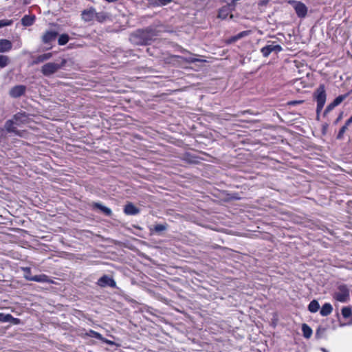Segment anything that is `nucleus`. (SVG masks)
<instances>
[{"label":"nucleus","instance_id":"6e6552de","mask_svg":"<svg viewBox=\"0 0 352 352\" xmlns=\"http://www.w3.org/2000/svg\"><path fill=\"white\" fill-rule=\"evenodd\" d=\"M26 87L24 85H16L10 90V96L12 98H19L25 92Z\"/></svg>","mask_w":352,"mask_h":352},{"label":"nucleus","instance_id":"a878e982","mask_svg":"<svg viewBox=\"0 0 352 352\" xmlns=\"http://www.w3.org/2000/svg\"><path fill=\"white\" fill-rule=\"evenodd\" d=\"M195 56H196V55L193 54V56H189V57H182V56H178V57L179 58L182 59L184 61L188 63L204 61L203 60L195 58L194 57Z\"/></svg>","mask_w":352,"mask_h":352},{"label":"nucleus","instance_id":"c03bdc74","mask_svg":"<svg viewBox=\"0 0 352 352\" xmlns=\"http://www.w3.org/2000/svg\"><path fill=\"white\" fill-rule=\"evenodd\" d=\"M322 350L324 352H326V349H322Z\"/></svg>","mask_w":352,"mask_h":352},{"label":"nucleus","instance_id":"393cba45","mask_svg":"<svg viewBox=\"0 0 352 352\" xmlns=\"http://www.w3.org/2000/svg\"><path fill=\"white\" fill-rule=\"evenodd\" d=\"M10 58L8 56L0 55V67L4 68L10 63Z\"/></svg>","mask_w":352,"mask_h":352},{"label":"nucleus","instance_id":"37998d69","mask_svg":"<svg viewBox=\"0 0 352 352\" xmlns=\"http://www.w3.org/2000/svg\"><path fill=\"white\" fill-rule=\"evenodd\" d=\"M104 341L105 342L108 343V344H113V342H111V341H109V340H104Z\"/></svg>","mask_w":352,"mask_h":352},{"label":"nucleus","instance_id":"7ed1b4c3","mask_svg":"<svg viewBox=\"0 0 352 352\" xmlns=\"http://www.w3.org/2000/svg\"><path fill=\"white\" fill-rule=\"evenodd\" d=\"M65 60H63L61 64L56 63H47L43 65L41 72L45 76H50L61 69L65 64Z\"/></svg>","mask_w":352,"mask_h":352},{"label":"nucleus","instance_id":"f8f14e48","mask_svg":"<svg viewBox=\"0 0 352 352\" xmlns=\"http://www.w3.org/2000/svg\"><path fill=\"white\" fill-rule=\"evenodd\" d=\"M96 10L93 8L85 10L82 12V18L86 22H89L95 19Z\"/></svg>","mask_w":352,"mask_h":352},{"label":"nucleus","instance_id":"0eeeda50","mask_svg":"<svg viewBox=\"0 0 352 352\" xmlns=\"http://www.w3.org/2000/svg\"><path fill=\"white\" fill-rule=\"evenodd\" d=\"M15 122L14 120H8L6 122L4 127L6 131L8 133H14V134L19 135V136H23V133H25L24 131H19L16 129V128L14 126Z\"/></svg>","mask_w":352,"mask_h":352},{"label":"nucleus","instance_id":"a19ab883","mask_svg":"<svg viewBox=\"0 0 352 352\" xmlns=\"http://www.w3.org/2000/svg\"><path fill=\"white\" fill-rule=\"evenodd\" d=\"M180 51L183 53H187V54H191V53L189 51H188L184 48H182Z\"/></svg>","mask_w":352,"mask_h":352},{"label":"nucleus","instance_id":"bb28decb","mask_svg":"<svg viewBox=\"0 0 352 352\" xmlns=\"http://www.w3.org/2000/svg\"><path fill=\"white\" fill-rule=\"evenodd\" d=\"M69 37L67 34H63L59 36L58 43L60 45H64L69 41Z\"/></svg>","mask_w":352,"mask_h":352},{"label":"nucleus","instance_id":"7c9ffc66","mask_svg":"<svg viewBox=\"0 0 352 352\" xmlns=\"http://www.w3.org/2000/svg\"><path fill=\"white\" fill-rule=\"evenodd\" d=\"M346 96L347 95H346V94H344V95H340V96H338V97H336L334 99L333 102L334 103V104L336 106H338L346 98Z\"/></svg>","mask_w":352,"mask_h":352},{"label":"nucleus","instance_id":"f257e3e1","mask_svg":"<svg viewBox=\"0 0 352 352\" xmlns=\"http://www.w3.org/2000/svg\"><path fill=\"white\" fill-rule=\"evenodd\" d=\"M159 35V32L153 28L138 30L131 34L130 41L135 45H148Z\"/></svg>","mask_w":352,"mask_h":352},{"label":"nucleus","instance_id":"ddd939ff","mask_svg":"<svg viewBox=\"0 0 352 352\" xmlns=\"http://www.w3.org/2000/svg\"><path fill=\"white\" fill-rule=\"evenodd\" d=\"M12 48V43L10 40L6 38L0 39V53L10 52Z\"/></svg>","mask_w":352,"mask_h":352},{"label":"nucleus","instance_id":"4468645a","mask_svg":"<svg viewBox=\"0 0 352 352\" xmlns=\"http://www.w3.org/2000/svg\"><path fill=\"white\" fill-rule=\"evenodd\" d=\"M52 57V53H51V52L45 53V54L38 55L34 58V60L32 62V65H38L41 63H43L45 61L50 60Z\"/></svg>","mask_w":352,"mask_h":352},{"label":"nucleus","instance_id":"473e14b6","mask_svg":"<svg viewBox=\"0 0 352 352\" xmlns=\"http://www.w3.org/2000/svg\"><path fill=\"white\" fill-rule=\"evenodd\" d=\"M348 126L345 124L340 129L338 134L337 135L338 140H342L343 138L344 134L345 131H346Z\"/></svg>","mask_w":352,"mask_h":352},{"label":"nucleus","instance_id":"1a4fd4ad","mask_svg":"<svg viewBox=\"0 0 352 352\" xmlns=\"http://www.w3.org/2000/svg\"><path fill=\"white\" fill-rule=\"evenodd\" d=\"M26 280L35 281L38 283H52L53 281L46 274H41L36 276H27Z\"/></svg>","mask_w":352,"mask_h":352},{"label":"nucleus","instance_id":"9b49d317","mask_svg":"<svg viewBox=\"0 0 352 352\" xmlns=\"http://www.w3.org/2000/svg\"><path fill=\"white\" fill-rule=\"evenodd\" d=\"M294 10L297 16L300 18H304L307 15V8L303 3L296 2L294 6Z\"/></svg>","mask_w":352,"mask_h":352},{"label":"nucleus","instance_id":"f03ea898","mask_svg":"<svg viewBox=\"0 0 352 352\" xmlns=\"http://www.w3.org/2000/svg\"><path fill=\"white\" fill-rule=\"evenodd\" d=\"M314 96L317 102L316 113L318 115L322 111L326 102V91L324 85H320L314 92Z\"/></svg>","mask_w":352,"mask_h":352},{"label":"nucleus","instance_id":"6ab92c4d","mask_svg":"<svg viewBox=\"0 0 352 352\" xmlns=\"http://www.w3.org/2000/svg\"><path fill=\"white\" fill-rule=\"evenodd\" d=\"M333 311V307L331 305L329 302L324 303L322 308L320 309V314L322 316H329Z\"/></svg>","mask_w":352,"mask_h":352},{"label":"nucleus","instance_id":"dca6fc26","mask_svg":"<svg viewBox=\"0 0 352 352\" xmlns=\"http://www.w3.org/2000/svg\"><path fill=\"white\" fill-rule=\"evenodd\" d=\"M124 212L128 215H135L140 212V210L133 204L129 203L124 206Z\"/></svg>","mask_w":352,"mask_h":352},{"label":"nucleus","instance_id":"20e7f679","mask_svg":"<svg viewBox=\"0 0 352 352\" xmlns=\"http://www.w3.org/2000/svg\"><path fill=\"white\" fill-rule=\"evenodd\" d=\"M333 298L336 300L345 302L349 298V290L346 285H339L338 291L333 294Z\"/></svg>","mask_w":352,"mask_h":352},{"label":"nucleus","instance_id":"b1692460","mask_svg":"<svg viewBox=\"0 0 352 352\" xmlns=\"http://www.w3.org/2000/svg\"><path fill=\"white\" fill-rule=\"evenodd\" d=\"M302 331L305 338H309L312 334V329L307 324H302Z\"/></svg>","mask_w":352,"mask_h":352},{"label":"nucleus","instance_id":"72a5a7b5","mask_svg":"<svg viewBox=\"0 0 352 352\" xmlns=\"http://www.w3.org/2000/svg\"><path fill=\"white\" fill-rule=\"evenodd\" d=\"M325 331H326V329L324 327H319L317 329L316 332V338H320L322 336V335L324 334V333L325 332Z\"/></svg>","mask_w":352,"mask_h":352},{"label":"nucleus","instance_id":"a211bd4d","mask_svg":"<svg viewBox=\"0 0 352 352\" xmlns=\"http://www.w3.org/2000/svg\"><path fill=\"white\" fill-rule=\"evenodd\" d=\"M0 322H13L14 324H18L19 322V320L18 318H14L11 314L0 313Z\"/></svg>","mask_w":352,"mask_h":352},{"label":"nucleus","instance_id":"58836bf2","mask_svg":"<svg viewBox=\"0 0 352 352\" xmlns=\"http://www.w3.org/2000/svg\"><path fill=\"white\" fill-rule=\"evenodd\" d=\"M23 271L25 272L24 278L26 279L27 276H32L31 275V270L29 267L23 268Z\"/></svg>","mask_w":352,"mask_h":352},{"label":"nucleus","instance_id":"c85d7f7f","mask_svg":"<svg viewBox=\"0 0 352 352\" xmlns=\"http://www.w3.org/2000/svg\"><path fill=\"white\" fill-rule=\"evenodd\" d=\"M249 34H250V31H243V32H241L238 34L234 36L232 38V40L233 41H237V40H239V39H240V38H243L244 36H246L249 35Z\"/></svg>","mask_w":352,"mask_h":352},{"label":"nucleus","instance_id":"c756f323","mask_svg":"<svg viewBox=\"0 0 352 352\" xmlns=\"http://www.w3.org/2000/svg\"><path fill=\"white\" fill-rule=\"evenodd\" d=\"M342 314L344 318H347L351 315V309L349 307H344L342 309Z\"/></svg>","mask_w":352,"mask_h":352},{"label":"nucleus","instance_id":"cd10ccee","mask_svg":"<svg viewBox=\"0 0 352 352\" xmlns=\"http://www.w3.org/2000/svg\"><path fill=\"white\" fill-rule=\"evenodd\" d=\"M87 335L90 337H92V338H96L98 340H104V338H102V335L95 331L90 330L89 331V333H87Z\"/></svg>","mask_w":352,"mask_h":352},{"label":"nucleus","instance_id":"f3484780","mask_svg":"<svg viewBox=\"0 0 352 352\" xmlns=\"http://www.w3.org/2000/svg\"><path fill=\"white\" fill-rule=\"evenodd\" d=\"M230 12L231 8L230 6H224L219 10L217 17L221 19H226Z\"/></svg>","mask_w":352,"mask_h":352},{"label":"nucleus","instance_id":"423d86ee","mask_svg":"<svg viewBox=\"0 0 352 352\" xmlns=\"http://www.w3.org/2000/svg\"><path fill=\"white\" fill-rule=\"evenodd\" d=\"M283 50L280 45H274V43L267 45L261 48V52L264 57H267L272 52L276 53L280 52Z\"/></svg>","mask_w":352,"mask_h":352},{"label":"nucleus","instance_id":"aec40b11","mask_svg":"<svg viewBox=\"0 0 352 352\" xmlns=\"http://www.w3.org/2000/svg\"><path fill=\"white\" fill-rule=\"evenodd\" d=\"M34 20H35L34 16L25 15L21 19V23L24 26H30L34 23Z\"/></svg>","mask_w":352,"mask_h":352},{"label":"nucleus","instance_id":"39448f33","mask_svg":"<svg viewBox=\"0 0 352 352\" xmlns=\"http://www.w3.org/2000/svg\"><path fill=\"white\" fill-rule=\"evenodd\" d=\"M97 285L101 287H110L115 288L116 287V281L107 275H103L98 281Z\"/></svg>","mask_w":352,"mask_h":352},{"label":"nucleus","instance_id":"4be33fe9","mask_svg":"<svg viewBox=\"0 0 352 352\" xmlns=\"http://www.w3.org/2000/svg\"><path fill=\"white\" fill-rule=\"evenodd\" d=\"M109 18V16L107 12H96L95 19L98 22L102 23L104 21H107Z\"/></svg>","mask_w":352,"mask_h":352},{"label":"nucleus","instance_id":"f704fd0d","mask_svg":"<svg viewBox=\"0 0 352 352\" xmlns=\"http://www.w3.org/2000/svg\"><path fill=\"white\" fill-rule=\"evenodd\" d=\"M173 0H155V4L158 6H163L171 3Z\"/></svg>","mask_w":352,"mask_h":352},{"label":"nucleus","instance_id":"2f4dec72","mask_svg":"<svg viewBox=\"0 0 352 352\" xmlns=\"http://www.w3.org/2000/svg\"><path fill=\"white\" fill-rule=\"evenodd\" d=\"M13 21L9 19L0 20V28L12 25Z\"/></svg>","mask_w":352,"mask_h":352},{"label":"nucleus","instance_id":"4c0bfd02","mask_svg":"<svg viewBox=\"0 0 352 352\" xmlns=\"http://www.w3.org/2000/svg\"><path fill=\"white\" fill-rule=\"evenodd\" d=\"M302 102H303V100H292L288 102V104L291 105V106H295L297 104H302Z\"/></svg>","mask_w":352,"mask_h":352},{"label":"nucleus","instance_id":"5701e85b","mask_svg":"<svg viewBox=\"0 0 352 352\" xmlns=\"http://www.w3.org/2000/svg\"><path fill=\"white\" fill-rule=\"evenodd\" d=\"M320 308L319 303L317 300H313L308 305V310L311 313H316Z\"/></svg>","mask_w":352,"mask_h":352},{"label":"nucleus","instance_id":"9d476101","mask_svg":"<svg viewBox=\"0 0 352 352\" xmlns=\"http://www.w3.org/2000/svg\"><path fill=\"white\" fill-rule=\"evenodd\" d=\"M15 124L21 125L28 122L29 115L25 112H19L13 116Z\"/></svg>","mask_w":352,"mask_h":352},{"label":"nucleus","instance_id":"ea45409f","mask_svg":"<svg viewBox=\"0 0 352 352\" xmlns=\"http://www.w3.org/2000/svg\"><path fill=\"white\" fill-rule=\"evenodd\" d=\"M352 123V116L346 120L345 125L349 126Z\"/></svg>","mask_w":352,"mask_h":352},{"label":"nucleus","instance_id":"e433bc0d","mask_svg":"<svg viewBox=\"0 0 352 352\" xmlns=\"http://www.w3.org/2000/svg\"><path fill=\"white\" fill-rule=\"evenodd\" d=\"M336 106L334 104V103L332 102L331 103H330L325 109L324 110V114H327V113H329V111H331V110H333Z\"/></svg>","mask_w":352,"mask_h":352},{"label":"nucleus","instance_id":"c9c22d12","mask_svg":"<svg viewBox=\"0 0 352 352\" xmlns=\"http://www.w3.org/2000/svg\"><path fill=\"white\" fill-rule=\"evenodd\" d=\"M166 229V224H157L155 226L154 230L157 232H160L162 231H164Z\"/></svg>","mask_w":352,"mask_h":352},{"label":"nucleus","instance_id":"79ce46f5","mask_svg":"<svg viewBox=\"0 0 352 352\" xmlns=\"http://www.w3.org/2000/svg\"><path fill=\"white\" fill-rule=\"evenodd\" d=\"M342 113H340V116H338V118L336 119V123H338L342 119Z\"/></svg>","mask_w":352,"mask_h":352},{"label":"nucleus","instance_id":"412c9836","mask_svg":"<svg viewBox=\"0 0 352 352\" xmlns=\"http://www.w3.org/2000/svg\"><path fill=\"white\" fill-rule=\"evenodd\" d=\"M94 208H98L101 210L105 215L111 216L112 214V211L109 208H107L100 203H95Z\"/></svg>","mask_w":352,"mask_h":352},{"label":"nucleus","instance_id":"2eb2a0df","mask_svg":"<svg viewBox=\"0 0 352 352\" xmlns=\"http://www.w3.org/2000/svg\"><path fill=\"white\" fill-rule=\"evenodd\" d=\"M58 35V33L55 31H47L42 36V41L44 43H50L54 41Z\"/></svg>","mask_w":352,"mask_h":352}]
</instances>
